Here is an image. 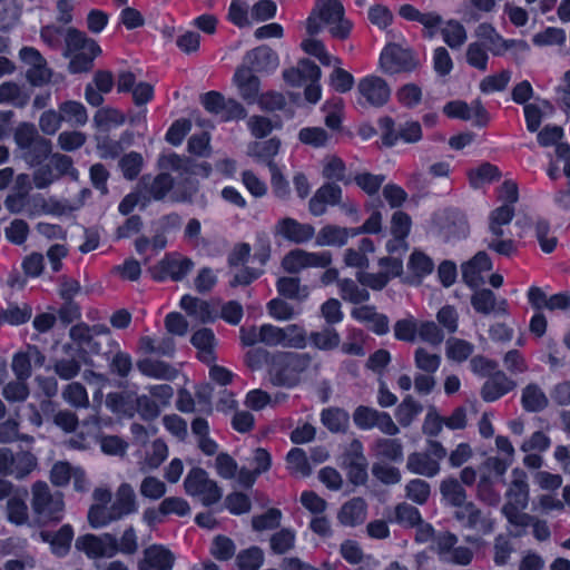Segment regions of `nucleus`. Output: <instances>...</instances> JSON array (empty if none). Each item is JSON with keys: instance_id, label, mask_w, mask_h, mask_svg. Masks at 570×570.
I'll list each match as a JSON object with an SVG mask.
<instances>
[{"instance_id": "338daca9", "label": "nucleus", "mask_w": 570, "mask_h": 570, "mask_svg": "<svg viewBox=\"0 0 570 570\" xmlns=\"http://www.w3.org/2000/svg\"><path fill=\"white\" fill-rule=\"evenodd\" d=\"M63 400L73 407H88L89 397L82 384L73 382L68 384L62 392Z\"/></svg>"}, {"instance_id": "4c0bfd02", "label": "nucleus", "mask_w": 570, "mask_h": 570, "mask_svg": "<svg viewBox=\"0 0 570 570\" xmlns=\"http://www.w3.org/2000/svg\"><path fill=\"white\" fill-rule=\"evenodd\" d=\"M440 493L446 504L459 508L466 501V492L461 482L455 478H446L440 483Z\"/></svg>"}, {"instance_id": "2eb2a0df", "label": "nucleus", "mask_w": 570, "mask_h": 570, "mask_svg": "<svg viewBox=\"0 0 570 570\" xmlns=\"http://www.w3.org/2000/svg\"><path fill=\"white\" fill-rule=\"evenodd\" d=\"M278 55L263 45L246 52L242 67L248 68L252 72L269 73L278 67Z\"/></svg>"}, {"instance_id": "423d86ee", "label": "nucleus", "mask_w": 570, "mask_h": 570, "mask_svg": "<svg viewBox=\"0 0 570 570\" xmlns=\"http://www.w3.org/2000/svg\"><path fill=\"white\" fill-rule=\"evenodd\" d=\"M184 488L188 495L198 497L205 507L220 501L223 491L217 482L209 479L202 468H193L184 480Z\"/></svg>"}, {"instance_id": "f3484780", "label": "nucleus", "mask_w": 570, "mask_h": 570, "mask_svg": "<svg viewBox=\"0 0 570 570\" xmlns=\"http://www.w3.org/2000/svg\"><path fill=\"white\" fill-rule=\"evenodd\" d=\"M158 164L161 168L178 171L180 175L207 177L210 173V166L207 163H197L191 158L180 157L177 154L160 156Z\"/></svg>"}, {"instance_id": "4468645a", "label": "nucleus", "mask_w": 570, "mask_h": 570, "mask_svg": "<svg viewBox=\"0 0 570 570\" xmlns=\"http://www.w3.org/2000/svg\"><path fill=\"white\" fill-rule=\"evenodd\" d=\"M274 235L294 244H305L315 236V228L311 224H303L294 218L285 217L275 225Z\"/></svg>"}, {"instance_id": "09e8293b", "label": "nucleus", "mask_w": 570, "mask_h": 570, "mask_svg": "<svg viewBox=\"0 0 570 570\" xmlns=\"http://www.w3.org/2000/svg\"><path fill=\"white\" fill-rule=\"evenodd\" d=\"M309 341L318 350L332 351L340 346L341 336L335 328L326 326L321 331L312 332Z\"/></svg>"}, {"instance_id": "052dcab7", "label": "nucleus", "mask_w": 570, "mask_h": 570, "mask_svg": "<svg viewBox=\"0 0 570 570\" xmlns=\"http://www.w3.org/2000/svg\"><path fill=\"white\" fill-rule=\"evenodd\" d=\"M276 287L282 296L289 299H302L307 296L306 287L301 286L297 277H281L277 279Z\"/></svg>"}, {"instance_id": "39448f33", "label": "nucleus", "mask_w": 570, "mask_h": 570, "mask_svg": "<svg viewBox=\"0 0 570 570\" xmlns=\"http://www.w3.org/2000/svg\"><path fill=\"white\" fill-rule=\"evenodd\" d=\"M432 224L436 235L446 243L465 238L470 230L466 216L455 208L435 213Z\"/></svg>"}, {"instance_id": "c85d7f7f", "label": "nucleus", "mask_w": 570, "mask_h": 570, "mask_svg": "<svg viewBox=\"0 0 570 570\" xmlns=\"http://www.w3.org/2000/svg\"><path fill=\"white\" fill-rule=\"evenodd\" d=\"M190 343L198 351V358L205 364L215 362L216 356L214 350L216 347V337L213 330L203 327L196 331L191 337Z\"/></svg>"}, {"instance_id": "72a5a7b5", "label": "nucleus", "mask_w": 570, "mask_h": 570, "mask_svg": "<svg viewBox=\"0 0 570 570\" xmlns=\"http://www.w3.org/2000/svg\"><path fill=\"white\" fill-rule=\"evenodd\" d=\"M514 479L507 492L508 501L504 505L511 508H527L529 502V485L525 481V474L522 471H513Z\"/></svg>"}, {"instance_id": "6e6552de", "label": "nucleus", "mask_w": 570, "mask_h": 570, "mask_svg": "<svg viewBox=\"0 0 570 570\" xmlns=\"http://www.w3.org/2000/svg\"><path fill=\"white\" fill-rule=\"evenodd\" d=\"M368 462L360 440L354 439L342 455V466L347 471V479L354 485L366 483Z\"/></svg>"}, {"instance_id": "a878e982", "label": "nucleus", "mask_w": 570, "mask_h": 570, "mask_svg": "<svg viewBox=\"0 0 570 570\" xmlns=\"http://www.w3.org/2000/svg\"><path fill=\"white\" fill-rule=\"evenodd\" d=\"M136 392L124 390L108 393L106 406L116 415L131 419L136 414Z\"/></svg>"}, {"instance_id": "3c124183", "label": "nucleus", "mask_w": 570, "mask_h": 570, "mask_svg": "<svg viewBox=\"0 0 570 570\" xmlns=\"http://www.w3.org/2000/svg\"><path fill=\"white\" fill-rule=\"evenodd\" d=\"M423 411L421 403L415 401L412 395H406L399 404L395 411L397 422L407 428L412 424L414 419Z\"/></svg>"}, {"instance_id": "37998d69", "label": "nucleus", "mask_w": 570, "mask_h": 570, "mask_svg": "<svg viewBox=\"0 0 570 570\" xmlns=\"http://www.w3.org/2000/svg\"><path fill=\"white\" fill-rule=\"evenodd\" d=\"M62 121L70 124L72 127H82L88 121L86 107L78 101L68 100L59 106Z\"/></svg>"}, {"instance_id": "9b49d317", "label": "nucleus", "mask_w": 570, "mask_h": 570, "mask_svg": "<svg viewBox=\"0 0 570 570\" xmlns=\"http://www.w3.org/2000/svg\"><path fill=\"white\" fill-rule=\"evenodd\" d=\"M75 548L89 559H111L114 558V534L105 532L79 535L75 541Z\"/></svg>"}, {"instance_id": "e433bc0d", "label": "nucleus", "mask_w": 570, "mask_h": 570, "mask_svg": "<svg viewBox=\"0 0 570 570\" xmlns=\"http://www.w3.org/2000/svg\"><path fill=\"white\" fill-rule=\"evenodd\" d=\"M281 141L277 138H271L264 141H254L248 145L247 154L259 163H264L269 168L275 164L273 158L278 154Z\"/></svg>"}, {"instance_id": "e2e57ef3", "label": "nucleus", "mask_w": 570, "mask_h": 570, "mask_svg": "<svg viewBox=\"0 0 570 570\" xmlns=\"http://www.w3.org/2000/svg\"><path fill=\"white\" fill-rule=\"evenodd\" d=\"M431 495L430 484L422 479H413L405 485V497L416 504H424Z\"/></svg>"}, {"instance_id": "2f4dec72", "label": "nucleus", "mask_w": 570, "mask_h": 570, "mask_svg": "<svg viewBox=\"0 0 570 570\" xmlns=\"http://www.w3.org/2000/svg\"><path fill=\"white\" fill-rule=\"evenodd\" d=\"M137 368L142 375L157 380L173 381L178 375V371L168 363L148 357L139 360Z\"/></svg>"}, {"instance_id": "bb28decb", "label": "nucleus", "mask_w": 570, "mask_h": 570, "mask_svg": "<svg viewBox=\"0 0 570 570\" xmlns=\"http://www.w3.org/2000/svg\"><path fill=\"white\" fill-rule=\"evenodd\" d=\"M158 266L161 274L155 278L164 279L169 276L173 281L180 282L193 271L195 264L188 257H165Z\"/></svg>"}, {"instance_id": "f8f14e48", "label": "nucleus", "mask_w": 570, "mask_h": 570, "mask_svg": "<svg viewBox=\"0 0 570 570\" xmlns=\"http://www.w3.org/2000/svg\"><path fill=\"white\" fill-rule=\"evenodd\" d=\"M455 520L462 528L479 534H489L493 531V522L473 503L468 502L454 512Z\"/></svg>"}, {"instance_id": "8fccbe9b", "label": "nucleus", "mask_w": 570, "mask_h": 570, "mask_svg": "<svg viewBox=\"0 0 570 570\" xmlns=\"http://www.w3.org/2000/svg\"><path fill=\"white\" fill-rule=\"evenodd\" d=\"M38 465V460L35 454L29 451H20L13 454L12 472L10 475L17 480L27 478Z\"/></svg>"}, {"instance_id": "393cba45", "label": "nucleus", "mask_w": 570, "mask_h": 570, "mask_svg": "<svg viewBox=\"0 0 570 570\" xmlns=\"http://www.w3.org/2000/svg\"><path fill=\"white\" fill-rule=\"evenodd\" d=\"M517 383L509 379L502 371H497L491 377L484 382L481 389V397L485 402H493L512 391Z\"/></svg>"}, {"instance_id": "f03ea898", "label": "nucleus", "mask_w": 570, "mask_h": 570, "mask_svg": "<svg viewBox=\"0 0 570 570\" xmlns=\"http://www.w3.org/2000/svg\"><path fill=\"white\" fill-rule=\"evenodd\" d=\"M31 510L39 525L59 523L63 519L65 500L60 491L52 492L43 481L31 487Z\"/></svg>"}, {"instance_id": "4be33fe9", "label": "nucleus", "mask_w": 570, "mask_h": 570, "mask_svg": "<svg viewBox=\"0 0 570 570\" xmlns=\"http://www.w3.org/2000/svg\"><path fill=\"white\" fill-rule=\"evenodd\" d=\"M30 204H32L35 208H41L43 212L51 214H61L65 209V207H62L58 202H53L52 207L47 208V203L40 195L28 198L27 195L13 191L4 199V206L11 214L21 213L26 206Z\"/></svg>"}, {"instance_id": "a18cd8bd", "label": "nucleus", "mask_w": 570, "mask_h": 570, "mask_svg": "<svg viewBox=\"0 0 570 570\" xmlns=\"http://www.w3.org/2000/svg\"><path fill=\"white\" fill-rule=\"evenodd\" d=\"M443 41L453 50L460 49L468 39V33L463 24L456 20L446 21L441 28Z\"/></svg>"}, {"instance_id": "aec40b11", "label": "nucleus", "mask_w": 570, "mask_h": 570, "mask_svg": "<svg viewBox=\"0 0 570 570\" xmlns=\"http://www.w3.org/2000/svg\"><path fill=\"white\" fill-rule=\"evenodd\" d=\"M342 194V188L335 183L322 185L309 199V213L315 217L324 215L327 210V205L336 206L341 204Z\"/></svg>"}, {"instance_id": "c03bdc74", "label": "nucleus", "mask_w": 570, "mask_h": 570, "mask_svg": "<svg viewBox=\"0 0 570 570\" xmlns=\"http://www.w3.org/2000/svg\"><path fill=\"white\" fill-rule=\"evenodd\" d=\"M374 451L377 458H383L392 462L403 461V445L399 439H377L374 444Z\"/></svg>"}, {"instance_id": "c756f323", "label": "nucleus", "mask_w": 570, "mask_h": 570, "mask_svg": "<svg viewBox=\"0 0 570 570\" xmlns=\"http://www.w3.org/2000/svg\"><path fill=\"white\" fill-rule=\"evenodd\" d=\"M521 405L528 413H540L549 406V397L539 384L529 383L521 391Z\"/></svg>"}, {"instance_id": "c9c22d12", "label": "nucleus", "mask_w": 570, "mask_h": 570, "mask_svg": "<svg viewBox=\"0 0 570 570\" xmlns=\"http://www.w3.org/2000/svg\"><path fill=\"white\" fill-rule=\"evenodd\" d=\"M179 305L189 316L200 323H210L215 320L212 306L207 301L186 294L181 297Z\"/></svg>"}, {"instance_id": "bf43d9fd", "label": "nucleus", "mask_w": 570, "mask_h": 570, "mask_svg": "<svg viewBox=\"0 0 570 570\" xmlns=\"http://www.w3.org/2000/svg\"><path fill=\"white\" fill-rule=\"evenodd\" d=\"M473 352L474 345L465 340L450 337L446 341V356L452 361L459 363L464 362L472 355Z\"/></svg>"}, {"instance_id": "a19ab883", "label": "nucleus", "mask_w": 570, "mask_h": 570, "mask_svg": "<svg viewBox=\"0 0 570 570\" xmlns=\"http://www.w3.org/2000/svg\"><path fill=\"white\" fill-rule=\"evenodd\" d=\"M114 557L118 553L122 556H135L139 551V541L136 529L128 525L119 538L114 535Z\"/></svg>"}, {"instance_id": "f257e3e1", "label": "nucleus", "mask_w": 570, "mask_h": 570, "mask_svg": "<svg viewBox=\"0 0 570 570\" xmlns=\"http://www.w3.org/2000/svg\"><path fill=\"white\" fill-rule=\"evenodd\" d=\"M323 24L330 26L333 37L345 39L348 37L352 23L344 19V7L338 0H317L306 20V31L309 36L320 33Z\"/></svg>"}, {"instance_id": "774afa93", "label": "nucleus", "mask_w": 570, "mask_h": 570, "mask_svg": "<svg viewBox=\"0 0 570 570\" xmlns=\"http://www.w3.org/2000/svg\"><path fill=\"white\" fill-rule=\"evenodd\" d=\"M269 544L274 553L284 554L294 548L295 532L291 529H282L271 537Z\"/></svg>"}, {"instance_id": "ea45409f", "label": "nucleus", "mask_w": 570, "mask_h": 570, "mask_svg": "<svg viewBox=\"0 0 570 570\" xmlns=\"http://www.w3.org/2000/svg\"><path fill=\"white\" fill-rule=\"evenodd\" d=\"M347 243L346 227L337 225H325L322 227L315 239L317 246H336L342 247Z\"/></svg>"}, {"instance_id": "20e7f679", "label": "nucleus", "mask_w": 570, "mask_h": 570, "mask_svg": "<svg viewBox=\"0 0 570 570\" xmlns=\"http://www.w3.org/2000/svg\"><path fill=\"white\" fill-rule=\"evenodd\" d=\"M100 52V47L94 39L77 30L69 35V41L63 47L62 56L69 59V72L80 73L92 68L94 60Z\"/></svg>"}, {"instance_id": "5701e85b", "label": "nucleus", "mask_w": 570, "mask_h": 570, "mask_svg": "<svg viewBox=\"0 0 570 570\" xmlns=\"http://www.w3.org/2000/svg\"><path fill=\"white\" fill-rule=\"evenodd\" d=\"M471 305L475 312L483 315L494 314L500 316L508 313L507 299H498L495 294L488 288L476 289L471 296Z\"/></svg>"}, {"instance_id": "6ab92c4d", "label": "nucleus", "mask_w": 570, "mask_h": 570, "mask_svg": "<svg viewBox=\"0 0 570 570\" xmlns=\"http://www.w3.org/2000/svg\"><path fill=\"white\" fill-rule=\"evenodd\" d=\"M175 563L174 553L160 544H151L142 552L138 561V570H173Z\"/></svg>"}, {"instance_id": "7c9ffc66", "label": "nucleus", "mask_w": 570, "mask_h": 570, "mask_svg": "<svg viewBox=\"0 0 570 570\" xmlns=\"http://www.w3.org/2000/svg\"><path fill=\"white\" fill-rule=\"evenodd\" d=\"M406 469L413 474L434 478L440 473L441 466L429 453L413 452L407 456Z\"/></svg>"}, {"instance_id": "69168bd1", "label": "nucleus", "mask_w": 570, "mask_h": 570, "mask_svg": "<svg viewBox=\"0 0 570 570\" xmlns=\"http://www.w3.org/2000/svg\"><path fill=\"white\" fill-rule=\"evenodd\" d=\"M32 315V308L28 304L9 305L6 309L0 312V321L11 325H21L27 323Z\"/></svg>"}, {"instance_id": "13d9d810", "label": "nucleus", "mask_w": 570, "mask_h": 570, "mask_svg": "<svg viewBox=\"0 0 570 570\" xmlns=\"http://www.w3.org/2000/svg\"><path fill=\"white\" fill-rule=\"evenodd\" d=\"M301 142L314 148H324L331 140V135L322 127H305L298 132Z\"/></svg>"}, {"instance_id": "49530a36", "label": "nucleus", "mask_w": 570, "mask_h": 570, "mask_svg": "<svg viewBox=\"0 0 570 570\" xmlns=\"http://www.w3.org/2000/svg\"><path fill=\"white\" fill-rule=\"evenodd\" d=\"M468 176L471 187L473 189H479L485 183L499 180L501 174L497 166L490 163H484L479 167L471 169Z\"/></svg>"}, {"instance_id": "ddd939ff", "label": "nucleus", "mask_w": 570, "mask_h": 570, "mask_svg": "<svg viewBox=\"0 0 570 570\" xmlns=\"http://www.w3.org/2000/svg\"><path fill=\"white\" fill-rule=\"evenodd\" d=\"M358 94L373 107L384 106L391 96L387 82L377 76H367L357 83Z\"/></svg>"}, {"instance_id": "79ce46f5", "label": "nucleus", "mask_w": 570, "mask_h": 570, "mask_svg": "<svg viewBox=\"0 0 570 570\" xmlns=\"http://www.w3.org/2000/svg\"><path fill=\"white\" fill-rule=\"evenodd\" d=\"M514 217V207L510 204H502L490 213L489 216V230L492 236L503 237V226L511 223Z\"/></svg>"}, {"instance_id": "0e129e2a", "label": "nucleus", "mask_w": 570, "mask_h": 570, "mask_svg": "<svg viewBox=\"0 0 570 570\" xmlns=\"http://www.w3.org/2000/svg\"><path fill=\"white\" fill-rule=\"evenodd\" d=\"M142 164V156L139 153L130 151L120 158L118 166L127 180H134L140 174Z\"/></svg>"}, {"instance_id": "1a4fd4ad", "label": "nucleus", "mask_w": 570, "mask_h": 570, "mask_svg": "<svg viewBox=\"0 0 570 570\" xmlns=\"http://www.w3.org/2000/svg\"><path fill=\"white\" fill-rule=\"evenodd\" d=\"M354 424L361 430L377 428L386 435H396L400 432L391 415L376 409L360 405L353 413Z\"/></svg>"}, {"instance_id": "a211bd4d", "label": "nucleus", "mask_w": 570, "mask_h": 570, "mask_svg": "<svg viewBox=\"0 0 570 570\" xmlns=\"http://www.w3.org/2000/svg\"><path fill=\"white\" fill-rule=\"evenodd\" d=\"M73 538L75 531L69 523L62 524L56 531L42 530L39 532V539L48 543L51 553L58 558H63L70 552Z\"/></svg>"}, {"instance_id": "0eeeda50", "label": "nucleus", "mask_w": 570, "mask_h": 570, "mask_svg": "<svg viewBox=\"0 0 570 570\" xmlns=\"http://www.w3.org/2000/svg\"><path fill=\"white\" fill-rule=\"evenodd\" d=\"M419 65V59L414 52L395 43L386 46L380 57L381 69L387 75L411 72L414 71Z\"/></svg>"}, {"instance_id": "5fc2aeb1", "label": "nucleus", "mask_w": 570, "mask_h": 570, "mask_svg": "<svg viewBox=\"0 0 570 570\" xmlns=\"http://www.w3.org/2000/svg\"><path fill=\"white\" fill-rule=\"evenodd\" d=\"M348 414L337 407H330L322 411L321 421L331 432L344 431L348 425Z\"/></svg>"}, {"instance_id": "dca6fc26", "label": "nucleus", "mask_w": 570, "mask_h": 570, "mask_svg": "<svg viewBox=\"0 0 570 570\" xmlns=\"http://www.w3.org/2000/svg\"><path fill=\"white\" fill-rule=\"evenodd\" d=\"M138 185L141 188L144 206L150 200H163L171 189H175L174 178L167 173H161L156 177L144 176Z\"/></svg>"}, {"instance_id": "473e14b6", "label": "nucleus", "mask_w": 570, "mask_h": 570, "mask_svg": "<svg viewBox=\"0 0 570 570\" xmlns=\"http://www.w3.org/2000/svg\"><path fill=\"white\" fill-rule=\"evenodd\" d=\"M366 502L362 498H353L344 503L338 512V521L346 527H355L366 519Z\"/></svg>"}, {"instance_id": "412c9836", "label": "nucleus", "mask_w": 570, "mask_h": 570, "mask_svg": "<svg viewBox=\"0 0 570 570\" xmlns=\"http://www.w3.org/2000/svg\"><path fill=\"white\" fill-rule=\"evenodd\" d=\"M461 268L464 283L476 288L484 283L482 273L492 269V262L485 252L480 250L470 261L462 264Z\"/></svg>"}, {"instance_id": "cd10ccee", "label": "nucleus", "mask_w": 570, "mask_h": 570, "mask_svg": "<svg viewBox=\"0 0 570 570\" xmlns=\"http://www.w3.org/2000/svg\"><path fill=\"white\" fill-rule=\"evenodd\" d=\"M110 507L118 520L137 512L138 505L134 488L129 483H121Z\"/></svg>"}, {"instance_id": "864d4df0", "label": "nucleus", "mask_w": 570, "mask_h": 570, "mask_svg": "<svg viewBox=\"0 0 570 570\" xmlns=\"http://www.w3.org/2000/svg\"><path fill=\"white\" fill-rule=\"evenodd\" d=\"M88 523L92 529H101L115 521H119L112 513L111 507L104 504H92L88 511Z\"/></svg>"}, {"instance_id": "de8ad7c7", "label": "nucleus", "mask_w": 570, "mask_h": 570, "mask_svg": "<svg viewBox=\"0 0 570 570\" xmlns=\"http://www.w3.org/2000/svg\"><path fill=\"white\" fill-rule=\"evenodd\" d=\"M23 497H16L8 499L7 502V514L8 521L16 525H23L29 521L28 507L24 502V497L28 495V491L23 489Z\"/></svg>"}, {"instance_id": "4d7b16f0", "label": "nucleus", "mask_w": 570, "mask_h": 570, "mask_svg": "<svg viewBox=\"0 0 570 570\" xmlns=\"http://www.w3.org/2000/svg\"><path fill=\"white\" fill-rule=\"evenodd\" d=\"M263 562L264 552L256 546L242 550L236 557V563L239 570H259Z\"/></svg>"}, {"instance_id": "b1692460", "label": "nucleus", "mask_w": 570, "mask_h": 570, "mask_svg": "<svg viewBox=\"0 0 570 570\" xmlns=\"http://www.w3.org/2000/svg\"><path fill=\"white\" fill-rule=\"evenodd\" d=\"M239 96L249 105L256 104L259 98L261 81L248 68L238 67L233 77Z\"/></svg>"}, {"instance_id": "9d476101", "label": "nucleus", "mask_w": 570, "mask_h": 570, "mask_svg": "<svg viewBox=\"0 0 570 570\" xmlns=\"http://www.w3.org/2000/svg\"><path fill=\"white\" fill-rule=\"evenodd\" d=\"M20 60L28 65L26 78L33 87H41L48 83L52 76V70L48 67L47 60L40 51L33 47H22L19 50Z\"/></svg>"}, {"instance_id": "f704fd0d", "label": "nucleus", "mask_w": 570, "mask_h": 570, "mask_svg": "<svg viewBox=\"0 0 570 570\" xmlns=\"http://www.w3.org/2000/svg\"><path fill=\"white\" fill-rule=\"evenodd\" d=\"M73 27L58 26L55 23L43 26L40 29L41 40L53 50H62L69 41V35L71 31H77Z\"/></svg>"}, {"instance_id": "603ef678", "label": "nucleus", "mask_w": 570, "mask_h": 570, "mask_svg": "<svg viewBox=\"0 0 570 570\" xmlns=\"http://www.w3.org/2000/svg\"><path fill=\"white\" fill-rule=\"evenodd\" d=\"M341 297L352 304H361L370 299L366 288L360 287L353 279L344 278L338 282Z\"/></svg>"}, {"instance_id": "6e6d98bb", "label": "nucleus", "mask_w": 570, "mask_h": 570, "mask_svg": "<svg viewBox=\"0 0 570 570\" xmlns=\"http://www.w3.org/2000/svg\"><path fill=\"white\" fill-rule=\"evenodd\" d=\"M51 141L39 135L31 146L23 151V158L31 165H38L51 154Z\"/></svg>"}, {"instance_id": "7ed1b4c3", "label": "nucleus", "mask_w": 570, "mask_h": 570, "mask_svg": "<svg viewBox=\"0 0 570 570\" xmlns=\"http://www.w3.org/2000/svg\"><path fill=\"white\" fill-rule=\"evenodd\" d=\"M307 354L279 352L273 355L268 370L269 380L275 386L293 387L298 384L299 375L309 365Z\"/></svg>"}, {"instance_id": "58836bf2", "label": "nucleus", "mask_w": 570, "mask_h": 570, "mask_svg": "<svg viewBox=\"0 0 570 570\" xmlns=\"http://www.w3.org/2000/svg\"><path fill=\"white\" fill-rule=\"evenodd\" d=\"M29 100V92L17 82L6 81L0 85V104H10L16 108H24Z\"/></svg>"}, {"instance_id": "680f3d73", "label": "nucleus", "mask_w": 570, "mask_h": 570, "mask_svg": "<svg viewBox=\"0 0 570 570\" xmlns=\"http://www.w3.org/2000/svg\"><path fill=\"white\" fill-rule=\"evenodd\" d=\"M126 120L127 117L114 108H101L94 116L96 127L106 128L107 130L111 127L121 126Z\"/></svg>"}]
</instances>
